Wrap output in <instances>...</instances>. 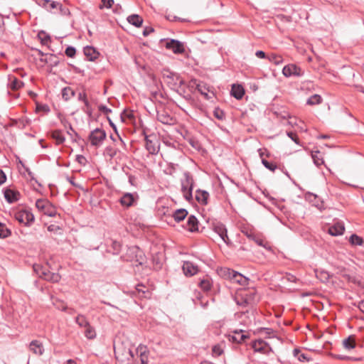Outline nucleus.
Segmentation results:
<instances>
[{"instance_id":"f257e3e1","label":"nucleus","mask_w":364,"mask_h":364,"mask_svg":"<svg viewBox=\"0 0 364 364\" xmlns=\"http://www.w3.org/2000/svg\"><path fill=\"white\" fill-rule=\"evenodd\" d=\"M136 351L139 354L140 363L136 362L134 352L130 348H127L123 344L114 346V353L117 360L116 364H156L150 360L149 350L146 346L140 344Z\"/></svg>"},{"instance_id":"f03ea898","label":"nucleus","mask_w":364,"mask_h":364,"mask_svg":"<svg viewBox=\"0 0 364 364\" xmlns=\"http://www.w3.org/2000/svg\"><path fill=\"white\" fill-rule=\"evenodd\" d=\"M220 274L223 277L230 279L232 282L239 284L242 286H246L249 284V278L230 268H221L220 270Z\"/></svg>"},{"instance_id":"7ed1b4c3","label":"nucleus","mask_w":364,"mask_h":364,"mask_svg":"<svg viewBox=\"0 0 364 364\" xmlns=\"http://www.w3.org/2000/svg\"><path fill=\"white\" fill-rule=\"evenodd\" d=\"M36 207L43 214L49 217H55L57 215V210L55 205H53L48 199L40 198L36 202Z\"/></svg>"},{"instance_id":"20e7f679","label":"nucleus","mask_w":364,"mask_h":364,"mask_svg":"<svg viewBox=\"0 0 364 364\" xmlns=\"http://www.w3.org/2000/svg\"><path fill=\"white\" fill-rule=\"evenodd\" d=\"M210 225V229L218 234L226 245H228L231 243L228 236V230L223 223L215 220H213Z\"/></svg>"},{"instance_id":"39448f33","label":"nucleus","mask_w":364,"mask_h":364,"mask_svg":"<svg viewBox=\"0 0 364 364\" xmlns=\"http://www.w3.org/2000/svg\"><path fill=\"white\" fill-rule=\"evenodd\" d=\"M139 196L136 192L125 193L119 198V202L125 208L135 206L137 204Z\"/></svg>"},{"instance_id":"423d86ee","label":"nucleus","mask_w":364,"mask_h":364,"mask_svg":"<svg viewBox=\"0 0 364 364\" xmlns=\"http://www.w3.org/2000/svg\"><path fill=\"white\" fill-rule=\"evenodd\" d=\"M15 219L25 226H31L35 220L33 214L27 210H22L15 213Z\"/></svg>"},{"instance_id":"0eeeda50","label":"nucleus","mask_w":364,"mask_h":364,"mask_svg":"<svg viewBox=\"0 0 364 364\" xmlns=\"http://www.w3.org/2000/svg\"><path fill=\"white\" fill-rule=\"evenodd\" d=\"M336 274L341 275L344 279L348 282L353 283L359 287L362 286L361 279L359 277L355 275H351L348 273V270L342 266H338L336 267Z\"/></svg>"},{"instance_id":"6e6552de","label":"nucleus","mask_w":364,"mask_h":364,"mask_svg":"<svg viewBox=\"0 0 364 364\" xmlns=\"http://www.w3.org/2000/svg\"><path fill=\"white\" fill-rule=\"evenodd\" d=\"M232 333H233L232 335L228 334L226 336V337L230 342L233 343L240 344L245 342L247 339L250 338L249 333H246L245 331L242 329L234 330L232 331Z\"/></svg>"},{"instance_id":"1a4fd4ad","label":"nucleus","mask_w":364,"mask_h":364,"mask_svg":"<svg viewBox=\"0 0 364 364\" xmlns=\"http://www.w3.org/2000/svg\"><path fill=\"white\" fill-rule=\"evenodd\" d=\"M251 347L255 352H258L264 355H269L272 351L271 346L262 339L254 341L251 343Z\"/></svg>"},{"instance_id":"9d476101","label":"nucleus","mask_w":364,"mask_h":364,"mask_svg":"<svg viewBox=\"0 0 364 364\" xmlns=\"http://www.w3.org/2000/svg\"><path fill=\"white\" fill-rule=\"evenodd\" d=\"M145 146L150 154H156L160 149V138H144Z\"/></svg>"},{"instance_id":"9b49d317","label":"nucleus","mask_w":364,"mask_h":364,"mask_svg":"<svg viewBox=\"0 0 364 364\" xmlns=\"http://www.w3.org/2000/svg\"><path fill=\"white\" fill-rule=\"evenodd\" d=\"M282 73L285 77L296 76L300 77L304 72L301 69L294 64H289L283 68Z\"/></svg>"},{"instance_id":"f8f14e48","label":"nucleus","mask_w":364,"mask_h":364,"mask_svg":"<svg viewBox=\"0 0 364 364\" xmlns=\"http://www.w3.org/2000/svg\"><path fill=\"white\" fill-rule=\"evenodd\" d=\"M110 139L113 141L114 146H107L104 151V155L108 156L110 158H113L116 155L117 151L118 149L116 147L117 144H119L123 145L124 141H123V138H110Z\"/></svg>"},{"instance_id":"ddd939ff","label":"nucleus","mask_w":364,"mask_h":364,"mask_svg":"<svg viewBox=\"0 0 364 364\" xmlns=\"http://www.w3.org/2000/svg\"><path fill=\"white\" fill-rule=\"evenodd\" d=\"M4 195L5 200L9 203H14L17 202L20 199V193L17 190L11 189L9 188H6L4 191Z\"/></svg>"},{"instance_id":"4468645a","label":"nucleus","mask_w":364,"mask_h":364,"mask_svg":"<svg viewBox=\"0 0 364 364\" xmlns=\"http://www.w3.org/2000/svg\"><path fill=\"white\" fill-rule=\"evenodd\" d=\"M130 254L134 255L135 262L138 263L137 265H143L145 261V255L143 251L137 246H134L129 248Z\"/></svg>"},{"instance_id":"2eb2a0df","label":"nucleus","mask_w":364,"mask_h":364,"mask_svg":"<svg viewBox=\"0 0 364 364\" xmlns=\"http://www.w3.org/2000/svg\"><path fill=\"white\" fill-rule=\"evenodd\" d=\"M182 269L186 277H192L198 272V267L189 261H185L183 262Z\"/></svg>"},{"instance_id":"dca6fc26","label":"nucleus","mask_w":364,"mask_h":364,"mask_svg":"<svg viewBox=\"0 0 364 364\" xmlns=\"http://www.w3.org/2000/svg\"><path fill=\"white\" fill-rule=\"evenodd\" d=\"M167 49L171 50L174 53L181 54L184 52V47L182 43L176 40H171L166 43Z\"/></svg>"},{"instance_id":"f3484780","label":"nucleus","mask_w":364,"mask_h":364,"mask_svg":"<svg viewBox=\"0 0 364 364\" xmlns=\"http://www.w3.org/2000/svg\"><path fill=\"white\" fill-rule=\"evenodd\" d=\"M209 196V193L205 190L197 189L196 191V200L202 205H206L208 203Z\"/></svg>"},{"instance_id":"a211bd4d","label":"nucleus","mask_w":364,"mask_h":364,"mask_svg":"<svg viewBox=\"0 0 364 364\" xmlns=\"http://www.w3.org/2000/svg\"><path fill=\"white\" fill-rule=\"evenodd\" d=\"M345 231L344 225L342 223L337 222L330 226L328 232L332 236H338L343 234Z\"/></svg>"},{"instance_id":"6ab92c4d","label":"nucleus","mask_w":364,"mask_h":364,"mask_svg":"<svg viewBox=\"0 0 364 364\" xmlns=\"http://www.w3.org/2000/svg\"><path fill=\"white\" fill-rule=\"evenodd\" d=\"M151 262L153 269L155 271H159L162 269L164 264V255L162 253L157 252L152 255Z\"/></svg>"},{"instance_id":"aec40b11","label":"nucleus","mask_w":364,"mask_h":364,"mask_svg":"<svg viewBox=\"0 0 364 364\" xmlns=\"http://www.w3.org/2000/svg\"><path fill=\"white\" fill-rule=\"evenodd\" d=\"M185 228L191 232L198 231V220L195 215H191L188 218Z\"/></svg>"},{"instance_id":"412c9836","label":"nucleus","mask_w":364,"mask_h":364,"mask_svg":"<svg viewBox=\"0 0 364 364\" xmlns=\"http://www.w3.org/2000/svg\"><path fill=\"white\" fill-rule=\"evenodd\" d=\"M60 278L61 277L58 273L50 272L47 267L45 274H43L41 279L52 283H57L60 280Z\"/></svg>"},{"instance_id":"4be33fe9","label":"nucleus","mask_w":364,"mask_h":364,"mask_svg":"<svg viewBox=\"0 0 364 364\" xmlns=\"http://www.w3.org/2000/svg\"><path fill=\"white\" fill-rule=\"evenodd\" d=\"M29 349L38 355H41L44 351L42 343L37 340H33L30 343Z\"/></svg>"},{"instance_id":"5701e85b","label":"nucleus","mask_w":364,"mask_h":364,"mask_svg":"<svg viewBox=\"0 0 364 364\" xmlns=\"http://www.w3.org/2000/svg\"><path fill=\"white\" fill-rule=\"evenodd\" d=\"M83 51L85 55L90 61H94L98 58L100 55V53L96 50V49L92 46L85 47Z\"/></svg>"},{"instance_id":"b1692460","label":"nucleus","mask_w":364,"mask_h":364,"mask_svg":"<svg viewBox=\"0 0 364 364\" xmlns=\"http://www.w3.org/2000/svg\"><path fill=\"white\" fill-rule=\"evenodd\" d=\"M157 119L165 124H171L174 122L173 118L165 111L158 112Z\"/></svg>"},{"instance_id":"393cba45","label":"nucleus","mask_w":364,"mask_h":364,"mask_svg":"<svg viewBox=\"0 0 364 364\" xmlns=\"http://www.w3.org/2000/svg\"><path fill=\"white\" fill-rule=\"evenodd\" d=\"M311 156L313 159L314 164L319 167L324 164L323 153L318 150H313L311 151Z\"/></svg>"},{"instance_id":"a878e982","label":"nucleus","mask_w":364,"mask_h":364,"mask_svg":"<svg viewBox=\"0 0 364 364\" xmlns=\"http://www.w3.org/2000/svg\"><path fill=\"white\" fill-rule=\"evenodd\" d=\"M282 117L284 119L287 118L289 119L288 123L291 126L297 127L299 129H301V131L305 130L303 127L304 122L301 121H299L296 118L294 117H291L288 112H284V114L282 115Z\"/></svg>"},{"instance_id":"bb28decb","label":"nucleus","mask_w":364,"mask_h":364,"mask_svg":"<svg viewBox=\"0 0 364 364\" xmlns=\"http://www.w3.org/2000/svg\"><path fill=\"white\" fill-rule=\"evenodd\" d=\"M187 210L184 208H180L175 210L173 213V218L177 223L183 221L188 215Z\"/></svg>"},{"instance_id":"cd10ccee","label":"nucleus","mask_w":364,"mask_h":364,"mask_svg":"<svg viewBox=\"0 0 364 364\" xmlns=\"http://www.w3.org/2000/svg\"><path fill=\"white\" fill-rule=\"evenodd\" d=\"M184 179L181 180V186H185L188 187V188H192L193 189L194 180L190 172L186 171L183 173Z\"/></svg>"},{"instance_id":"c85d7f7f","label":"nucleus","mask_w":364,"mask_h":364,"mask_svg":"<svg viewBox=\"0 0 364 364\" xmlns=\"http://www.w3.org/2000/svg\"><path fill=\"white\" fill-rule=\"evenodd\" d=\"M343 346L347 350H352L355 348V336L350 335L348 338L343 341Z\"/></svg>"},{"instance_id":"c756f323","label":"nucleus","mask_w":364,"mask_h":364,"mask_svg":"<svg viewBox=\"0 0 364 364\" xmlns=\"http://www.w3.org/2000/svg\"><path fill=\"white\" fill-rule=\"evenodd\" d=\"M231 95L236 99L240 100L245 95L244 88L241 85H233L231 90Z\"/></svg>"},{"instance_id":"7c9ffc66","label":"nucleus","mask_w":364,"mask_h":364,"mask_svg":"<svg viewBox=\"0 0 364 364\" xmlns=\"http://www.w3.org/2000/svg\"><path fill=\"white\" fill-rule=\"evenodd\" d=\"M9 83L8 85L9 87L12 90H18L21 88L24 83L16 78V77H11L9 78Z\"/></svg>"},{"instance_id":"2f4dec72","label":"nucleus","mask_w":364,"mask_h":364,"mask_svg":"<svg viewBox=\"0 0 364 364\" xmlns=\"http://www.w3.org/2000/svg\"><path fill=\"white\" fill-rule=\"evenodd\" d=\"M127 21L136 27H140L143 23V19L137 14H132L127 17Z\"/></svg>"},{"instance_id":"473e14b6","label":"nucleus","mask_w":364,"mask_h":364,"mask_svg":"<svg viewBox=\"0 0 364 364\" xmlns=\"http://www.w3.org/2000/svg\"><path fill=\"white\" fill-rule=\"evenodd\" d=\"M240 294L244 295L250 301H251L253 304L256 302V296H257V291L255 289H250L247 291H245Z\"/></svg>"},{"instance_id":"72a5a7b5","label":"nucleus","mask_w":364,"mask_h":364,"mask_svg":"<svg viewBox=\"0 0 364 364\" xmlns=\"http://www.w3.org/2000/svg\"><path fill=\"white\" fill-rule=\"evenodd\" d=\"M75 95V91L70 87H64L62 90V97L65 101L70 100Z\"/></svg>"},{"instance_id":"f704fd0d","label":"nucleus","mask_w":364,"mask_h":364,"mask_svg":"<svg viewBox=\"0 0 364 364\" xmlns=\"http://www.w3.org/2000/svg\"><path fill=\"white\" fill-rule=\"evenodd\" d=\"M198 285L204 291H208L211 289L212 283L210 282V278L207 277L201 279L199 282Z\"/></svg>"},{"instance_id":"c9c22d12","label":"nucleus","mask_w":364,"mask_h":364,"mask_svg":"<svg viewBox=\"0 0 364 364\" xmlns=\"http://www.w3.org/2000/svg\"><path fill=\"white\" fill-rule=\"evenodd\" d=\"M349 242L352 245L363 246L364 245V240L356 234H352L349 238Z\"/></svg>"},{"instance_id":"e433bc0d","label":"nucleus","mask_w":364,"mask_h":364,"mask_svg":"<svg viewBox=\"0 0 364 364\" xmlns=\"http://www.w3.org/2000/svg\"><path fill=\"white\" fill-rule=\"evenodd\" d=\"M163 142L168 146H171L174 149H179L181 145L180 142L176 138H162Z\"/></svg>"},{"instance_id":"4c0bfd02","label":"nucleus","mask_w":364,"mask_h":364,"mask_svg":"<svg viewBox=\"0 0 364 364\" xmlns=\"http://www.w3.org/2000/svg\"><path fill=\"white\" fill-rule=\"evenodd\" d=\"M47 267V265L43 266L41 264H34L33 265V271L39 278H41L43 274H45V271L46 270Z\"/></svg>"},{"instance_id":"58836bf2","label":"nucleus","mask_w":364,"mask_h":364,"mask_svg":"<svg viewBox=\"0 0 364 364\" xmlns=\"http://www.w3.org/2000/svg\"><path fill=\"white\" fill-rule=\"evenodd\" d=\"M322 102V97L317 94L311 95L306 101V104L311 106L319 105Z\"/></svg>"},{"instance_id":"ea45409f","label":"nucleus","mask_w":364,"mask_h":364,"mask_svg":"<svg viewBox=\"0 0 364 364\" xmlns=\"http://www.w3.org/2000/svg\"><path fill=\"white\" fill-rule=\"evenodd\" d=\"M236 301L238 305L242 306L243 307L253 304L251 301H250V299L248 300L246 297H245L244 295L241 294H238L236 296Z\"/></svg>"},{"instance_id":"a19ab883","label":"nucleus","mask_w":364,"mask_h":364,"mask_svg":"<svg viewBox=\"0 0 364 364\" xmlns=\"http://www.w3.org/2000/svg\"><path fill=\"white\" fill-rule=\"evenodd\" d=\"M11 235V231L4 223L0 224V238L5 239Z\"/></svg>"},{"instance_id":"79ce46f5","label":"nucleus","mask_w":364,"mask_h":364,"mask_svg":"<svg viewBox=\"0 0 364 364\" xmlns=\"http://www.w3.org/2000/svg\"><path fill=\"white\" fill-rule=\"evenodd\" d=\"M316 277L320 279L322 282H328L330 279V274L328 272L321 270L316 272Z\"/></svg>"},{"instance_id":"37998d69","label":"nucleus","mask_w":364,"mask_h":364,"mask_svg":"<svg viewBox=\"0 0 364 364\" xmlns=\"http://www.w3.org/2000/svg\"><path fill=\"white\" fill-rule=\"evenodd\" d=\"M268 60L275 64V65H280L283 63V58L277 54L272 53L267 56Z\"/></svg>"},{"instance_id":"c03bdc74","label":"nucleus","mask_w":364,"mask_h":364,"mask_svg":"<svg viewBox=\"0 0 364 364\" xmlns=\"http://www.w3.org/2000/svg\"><path fill=\"white\" fill-rule=\"evenodd\" d=\"M183 139H186L188 143L194 148L196 150L200 151L203 149L201 144L198 141V138H183Z\"/></svg>"},{"instance_id":"a18cd8bd","label":"nucleus","mask_w":364,"mask_h":364,"mask_svg":"<svg viewBox=\"0 0 364 364\" xmlns=\"http://www.w3.org/2000/svg\"><path fill=\"white\" fill-rule=\"evenodd\" d=\"M85 330V336L88 339H93L96 337V333L95 331V328L89 324L87 326H86Z\"/></svg>"},{"instance_id":"49530a36","label":"nucleus","mask_w":364,"mask_h":364,"mask_svg":"<svg viewBox=\"0 0 364 364\" xmlns=\"http://www.w3.org/2000/svg\"><path fill=\"white\" fill-rule=\"evenodd\" d=\"M75 322L80 326V327H84L85 328L86 326H87L90 323L89 321H87V319L86 318V317L82 314H79L76 318H75Z\"/></svg>"},{"instance_id":"de8ad7c7","label":"nucleus","mask_w":364,"mask_h":364,"mask_svg":"<svg viewBox=\"0 0 364 364\" xmlns=\"http://www.w3.org/2000/svg\"><path fill=\"white\" fill-rule=\"evenodd\" d=\"M262 164L266 168L269 169L272 172H274L277 168V166L275 163L270 162L265 159H262Z\"/></svg>"},{"instance_id":"09e8293b","label":"nucleus","mask_w":364,"mask_h":364,"mask_svg":"<svg viewBox=\"0 0 364 364\" xmlns=\"http://www.w3.org/2000/svg\"><path fill=\"white\" fill-rule=\"evenodd\" d=\"M38 37L43 45H47L50 41V36L44 31L40 32L38 34Z\"/></svg>"},{"instance_id":"8fccbe9b","label":"nucleus","mask_w":364,"mask_h":364,"mask_svg":"<svg viewBox=\"0 0 364 364\" xmlns=\"http://www.w3.org/2000/svg\"><path fill=\"white\" fill-rule=\"evenodd\" d=\"M223 343H218L213 346L212 352L213 354L217 357L221 355L223 353Z\"/></svg>"},{"instance_id":"3c124183","label":"nucleus","mask_w":364,"mask_h":364,"mask_svg":"<svg viewBox=\"0 0 364 364\" xmlns=\"http://www.w3.org/2000/svg\"><path fill=\"white\" fill-rule=\"evenodd\" d=\"M43 6L46 7L48 9H56L60 6V4L57 1H51L50 0H45L43 3Z\"/></svg>"},{"instance_id":"603ef678","label":"nucleus","mask_w":364,"mask_h":364,"mask_svg":"<svg viewBox=\"0 0 364 364\" xmlns=\"http://www.w3.org/2000/svg\"><path fill=\"white\" fill-rule=\"evenodd\" d=\"M90 141V144L93 146H99L102 145L104 142V141L107 138H87Z\"/></svg>"},{"instance_id":"864d4df0","label":"nucleus","mask_w":364,"mask_h":364,"mask_svg":"<svg viewBox=\"0 0 364 364\" xmlns=\"http://www.w3.org/2000/svg\"><path fill=\"white\" fill-rule=\"evenodd\" d=\"M145 288V286L142 284H138L136 287V290L139 294L141 293V296L146 298L148 296L146 294L150 295V291L149 290L145 291L144 289Z\"/></svg>"},{"instance_id":"5fc2aeb1","label":"nucleus","mask_w":364,"mask_h":364,"mask_svg":"<svg viewBox=\"0 0 364 364\" xmlns=\"http://www.w3.org/2000/svg\"><path fill=\"white\" fill-rule=\"evenodd\" d=\"M241 232L250 240H252L255 238V234L252 231V230L249 229L248 228H243Z\"/></svg>"},{"instance_id":"6e6d98bb","label":"nucleus","mask_w":364,"mask_h":364,"mask_svg":"<svg viewBox=\"0 0 364 364\" xmlns=\"http://www.w3.org/2000/svg\"><path fill=\"white\" fill-rule=\"evenodd\" d=\"M122 245L117 241H112L111 248L113 250L114 255H118L121 250Z\"/></svg>"},{"instance_id":"4d7b16f0","label":"nucleus","mask_w":364,"mask_h":364,"mask_svg":"<svg viewBox=\"0 0 364 364\" xmlns=\"http://www.w3.org/2000/svg\"><path fill=\"white\" fill-rule=\"evenodd\" d=\"M257 152L259 154V157L262 160V159H264V156L269 158L271 156L270 151L267 148H259L257 149Z\"/></svg>"},{"instance_id":"13d9d810","label":"nucleus","mask_w":364,"mask_h":364,"mask_svg":"<svg viewBox=\"0 0 364 364\" xmlns=\"http://www.w3.org/2000/svg\"><path fill=\"white\" fill-rule=\"evenodd\" d=\"M213 115L215 118L223 120L225 118V113L221 109L216 107L213 110Z\"/></svg>"},{"instance_id":"bf43d9fd","label":"nucleus","mask_w":364,"mask_h":364,"mask_svg":"<svg viewBox=\"0 0 364 364\" xmlns=\"http://www.w3.org/2000/svg\"><path fill=\"white\" fill-rule=\"evenodd\" d=\"M284 279L289 282L297 283L299 279L296 278L294 274L287 272L284 277Z\"/></svg>"},{"instance_id":"052dcab7","label":"nucleus","mask_w":364,"mask_h":364,"mask_svg":"<svg viewBox=\"0 0 364 364\" xmlns=\"http://www.w3.org/2000/svg\"><path fill=\"white\" fill-rule=\"evenodd\" d=\"M77 99H78V100L82 101L84 102L86 108H87V109L89 108L90 103L87 100V95H86L85 92H80L77 95Z\"/></svg>"},{"instance_id":"680f3d73","label":"nucleus","mask_w":364,"mask_h":364,"mask_svg":"<svg viewBox=\"0 0 364 364\" xmlns=\"http://www.w3.org/2000/svg\"><path fill=\"white\" fill-rule=\"evenodd\" d=\"M336 358H338L339 360H353V361L361 360L360 358H353V357H350V356L341 355H336Z\"/></svg>"},{"instance_id":"e2e57ef3","label":"nucleus","mask_w":364,"mask_h":364,"mask_svg":"<svg viewBox=\"0 0 364 364\" xmlns=\"http://www.w3.org/2000/svg\"><path fill=\"white\" fill-rule=\"evenodd\" d=\"M101 5L100 6V9L107 8L109 9L112 7L114 4V0H101Z\"/></svg>"},{"instance_id":"0e129e2a","label":"nucleus","mask_w":364,"mask_h":364,"mask_svg":"<svg viewBox=\"0 0 364 364\" xmlns=\"http://www.w3.org/2000/svg\"><path fill=\"white\" fill-rule=\"evenodd\" d=\"M65 55L68 56V57H70V58H73L75 56V53H76V50L74 47H72V46H68L66 49H65Z\"/></svg>"},{"instance_id":"69168bd1","label":"nucleus","mask_w":364,"mask_h":364,"mask_svg":"<svg viewBox=\"0 0 364 364\" xmlns=\"http://www.w3.org/2000/svg\"><path fill=\"white\" fill-rule=\"evenodd\" d=\"M25 171L27 172L28 175L30 177L31 181H35L39 186H41V184L38 181V180L34 177L33 172L30 170L28 167H25Z\"/></svg>"},{"instance_id":"338daca9","label":"nucleus","mask_w":364,"mask_h":364,"mask_svg":"<svg viewBox=\"0 0 364 364\" xmlns=\"http://www.w3.org/2000/svg\"><path fill=\"white\" fill-rule=\"evenodd\" d=\"M76 161H77L81 166H85L87 161L83 155L78 154L76 156Z\"/></svg>"},{"instance_id":"774afa93","label":"nucleus","mask_w":364,"mask_h":364,"mask_svg":"<svg viewBox=\"0 0 364 364\" xmlns=\"http://www.w3.org/2000/svg\"><path fill=\"white\" fill-rule=\"evenodd\" d=\"M193 189L192 188H188V192H185L183 195L184 198L188 201L191 202L193 200Z\"/></svg>"}]
</instances>
